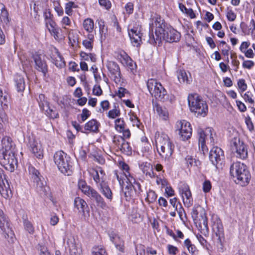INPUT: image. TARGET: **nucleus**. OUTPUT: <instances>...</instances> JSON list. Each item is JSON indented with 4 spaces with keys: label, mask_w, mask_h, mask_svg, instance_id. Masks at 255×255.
<instances>
[{
    "label": "nucleus",
    "mask_w": 255,
    "mask_h": 255,
    "mask_svg": "<svg viewBox=\"0 0 255 255\" xmlns=\"http://www.w3.org/2000/svg\"><path fill=\"white\" fill-rule=\"evenodd\" d=\"M240 26L243 32L245 35H249L250 34H252L255 30V21L254 19H251L249 26L246 24L245 22H242L241 23Z\"/></svg>",
    "instance_id": "29"
},
{
    "label": "nucleus",
    "mask_w": 255,
    "mask_h": 255,
    "mask_svg": "<svg viewBox=\"0 0 255 255\" xmlns=\"http://www.w3.org/2000/svg\"><path fill=\"white\" fill-rule=\"evenodd\" d=\"M42 110L44 111L47 116L50 118L55 119L58 117V114L55 110V108L53 107H50L49 105Z\"/></svg>",
    "instance_id": "37"
},
{
    "label": "nucleus",
    "mask_w": 255,
    "mask_h": 255,
    "mask_svg": "<svg viewBox=\"0 0 255 255\" xmlns=\"http://www.w3.org/2000/svg\"><path fill=\"white\" fill-rule=\"evenodd\" d=\"M188 105L192 112L198 116L205 117L208 113V107L206 102L197 94H189L188 97Z\"/></svg>",
    "instance_id": "6"
},
{
    "label": "nucleus",
    "mask_w": 255,
    "mask_h": 255,
    "mask_svg": "<svg viewBox=\"0 0 255 255\" xmlns=\"http://www.w3.org/2000/svg\"><path fill=\"white\" fill-rule=\"evenodd\" d=\"M28 172L31 178L33 180V182L36 183V188L40 191H44V187L42 183L39 171L31 165L28 166Z\"/></svg>",
    "instance_id": "17"
},
{
    "label": "nucleus",
    "mask_w": 255,
    "mask_h": 255,
    "mask_svg": "<svg viewBox=\"0 0 255 255\" xmlns=\"http://www.w3.org/2000/svg\"><path fill=\"white\" fill-rule=\"evenodd\" d=\"M212 187L211 182L209 180H205L203 184V190L205 193L209 192Z\"/></svg>",
    "instance_id": "60"
},
{
    "label": "nucleus",
    "mask_w": 255,
    "mask_h": 255,
    "mask_svg": "<svg viewBox=\"0 0 255 255\" xmlns=\"http://www.w3.org/2000/svg\"><path fill=\"white\" fill-rule=\"evenodd\" d=\"M67 244L69 248V255H82V249L80 246L77 244L73 237L68 239Z\"/></svg>",
    "instance_id": "20"
},
{
    "label": "nucleus",
    "mask_w": 255,
    "mask_h": 255,
    "mask_svg": "<svg viewBox=\"0 0 255 255\" xmlns=\"http://www.w3.org/2000/svg\"><path fill=\"white\" fill-rule=\"evenodd\" d=\"M155 142L159 155L165 161H169L171 157L174 147L169 137L166 134H162L157 137Z\"/></svg>",
    "instance_id": "4"
},
{
    "label": "nucleus",
    "mask_w": 255,
    "mask_h": 255,
    "mask_svg": "<svg viewBox=\"0 0 255 255\" xmlns=\"http://www.w3.org/2000/svg\"><path fill=\"white\" fill-rule=\"evenodd\" d=\"M200 214V218L198 219L197 221L195 223L198 222V228L201 232L206 235L208 234L209 228L208 226V220L206 216V214L203 210Z\"/></svg>",
    "instance_id": "21"
},
{
    "label": "nucleus",
    "mask_w": 255,
    "mask_h": 255,
    "mask_svg": "<svg viewBox=\"0 0 255 255\" xmlns=\"http://www.w3.org/2000/svg\"><path fill=\"white\" fill-rule=\"evenodd\" d=\"M252 97L253 94L250 91H248L247 93H246L243 96V98H244L246 102H248L249 103L251 104H254L255 103V101L252 98Z\"/></svg>",
    "instance_id": "56"
},
{
    "label": "nucleus",
    "mask_w": 255,
    "mask_h": 255,
    "mask_svg": "<svg viewBox=\"0 0 255 255\" xmlns=\"http://www.w3.org/2000/svg\"><path fill=\"white\" fill-rule=\"evenodd\" d=\"M68 39L71 43L78 42V37L77 32L73 30H71L69 32Z\"/></svg>",
    "instance_id": "50"
},
{
    "label": "nucleus",
    "mask_w": 255,
    "mask_h": 255,
    "mask_svg": "<svg viewBox=\"0 0 255 255\" xmlns=\"http://www.w3.org/2000/svg\"><path fill=\"white\" fill-rule=\"evenodd\" d=\"M187 163L188 165H190L191 166H197L198 163H199V160H197L193 158L191 156L188 155L186 156L185 158Z\"/></svg>",
    "instance_id": "53"
},
{
    "label": "nucleus",
    "mask_w": 255,
    "mask_h": 255,
    "mask_svg": "<svg viewBox=\"0 0 255 255\" xmlns=\"http://www.w3.org/2000/svg\"><path fill=\"white\" fill-rule=\"evenodd\" d=\"M97 205L99 207L101 208L104 210H106L108 208V207L105 202L104 199L101 196L98 200L96 201Z\"/></svg>",
    "instance_id": "55"
},
{
    "label": "nucleus",
    "mask_w": 255,
    "mask_h": 255,
    "mask_svg": "<svg viewBox=\"0 0 255 255\" xmlns=\"http://www.w3.org/2000/svg\"><path fill=\"white\" fill-rule=\"evenodd\" d=\"M75 207L79 210L80 212L85 213L86 209L88 208L86 202L80 197H76L74 200Z\"/></svg>",
    "instance_id": "31"
},
{
    "label": "nucleus",
    "mask_w": 255,
    "mask_h": 255,
    "mask_svg": "<svg viewBox=\"0 0 255 255\" xmlns=\"http://www.w3.org/2000/svg\"><path fill=\"white\" fill-rule=\"evenodd\" d=\"M155 26L154 39L159 42L164 40L168 42H177L179 41L181 34L176 30L171 27L166 26L162 22L160 17H156L154 21Z\"/></svg>",
    "instance_id": "2"
},
{
    "label": "nucleus",
    "mask_w": 255,
    "mask_h": 255,
    "mask_svg": "<svg viewBox=\"0 0 255 255\" xmlns=\"http://www.w3.org/2000/svg\"><path fill=\"white\" fill-rule=\"evenodd\" d=\"M92 255H108L105 249L102 246H95L92 248Z\"/></svg>",
    "instance_id": "40"
},
{
    "label": "nucleus",
    "mask_w": 255,
    "mask_h": 255,
    "mask_svg": "<svg viewBox=\"0 0 255 255\" xmlns=\"http://www.w3.org/2000/svg\"><path fill=\"white\" fill-rule=\"evenodd\" d=\"M84 29L88 33V34H93L95 35L94 31V22L92 19L87 18L83 22Z\"/></svg>",
    "instance_id": "32"
},
{
    "label": "nucleus",
    "mask_w": 255,
    "mask_h": 255,
    "mask_svg": "<svg viewBox=\"0 0 255 255\" xmlns=\"http://www.w3.org/2000/svg\"><path fill=\"white\" fill-rule=\"evenodd\" d=\"M230 174L235 183L242 187L247 186L251 179L248 167L240 162H234L231 165Z\"/></svg>",
    "instance_id": "3"
},
{
    "label": "nucleus",
    "mask_w": 255,
    "mask_h": 255,
    "mask_svg": "<svg viewBox=\"0 0 255 255\" xmlns=\"http://www.w3.org/2000/svg\"><path fill=\"white\" fill-rule=\"evenodd\" d=\"M107 67L110 73L111 78L117 84L121 83V74L118 64L114 61H109L107 64Z\"/></svg>",
    "instance_id": "16"
},
{
    "label": "nucleus",
    "mask_w": 255,
    "mask_h": 255,
    "mask_svg": "<svg viewBox=\"0 0 255 255\" xmlns=\"http://www.w3.org/2000/svg\"><path fill=\"white\" fill-rule=\"evenodd\" d=\"M77 6L73 1H69L66 4L65 13L68 15H71L72 14L73 8H76Z\"/></svg>",
    "instance_id": "48"
},
{
    "label": "nucleus",
    "mask_w": 255,
    "mask_h": 255,
    "mask_svg": "<svg viewBox=\"0 0 255 255\" xmlns=\"http://www.w3.org/2000/svg\"><path fill=\"white\" fill-rule=\"evenodd\" d=\"M53 160L59 170L63 174L71 175L73 173V167L71 158L62 150L56 152L53 156Z\"/></svg>",
    "instance_id": "5"
},
{
    "label": "nucleus",
    "mask_w": 255,
    "mask_h": 255,
    "mask_svg": "<svg viewBox=\"0 0 255 255\" xmlns=\"http://www.w3.org/2000/svg\"><path fill=\"white\" fill-rule=\"evenodd\" d=\"M136 255H144L145 247L143 245H139L136 248Z\"/></svg>",
    "instance_id": "64"
},
{
    "label": "nucleus",
    "mask_w": 255,
    "mask_h": 255,
    "mask_svg": "<svg viewBox=\"0 0 255 255\" xmlns=\"http://www.w3.org/2000/svg\"><path fill=\"white\" fill-rule=\"evenodd\" d=\"M37 100L41 110H43L44 108L47 107V106L49 105V103L47 101L46 98H45V95L43 94H40L38 96Z\"/></svg>",
    "instance_id": "42"
},
{
    "label": "nucleus",
    "mask_w": 255,
    "mask_h": 255,
    "mask_svg": "<svg viewBox=\"0 0 255 255\" xmlns=\"http://www.w3.org/2000/svg\"><path fill=\"white\" fill-rule=\"evenodd\" d=\"M238 86L241 92L245 91L247 89V85L244 79H240L238 82Z\"/></svg>",
    "instance_id": "58"
},
{
    "label": "nucleus",
    "mask_w": 255,
    "mask_h": 255,
    "mask_svg": "<svg viewBox=\"0 0 255 255\" xmlns=\"http://www.w3.org/2000/svg\"><path fill=\"white\" fill-rule=\"evenodd\" d=\"M179 8L180 10L184 13L187 14L191 18H194L196 17V15L192 8H187L182 3H179Z\"/></svg>",
    "instance_id": "39"
},
{
    "label": "nucleus",
    "mask_w": 255,
    "mask_h": 255,
    "mask_svg": "<svg viewBox=\"0 0 255 255\" xmlns=\"http://www.w3.org/2000/svg\"><path fill=\"white\" fill-rule=\"evenodd\" d=\"M167 248L169 254L171 255H176L179 251L177 247L171 245H168Z\"/></svg>",
    "instance_id": "59"
},
{
    "label": "nucleus",
    "mask_w": 255,
    "mask_h": 255,
    "mask_svg": "<svg viewBox=\"0 0 255 255\" xmlns=\"http://www.w3.org/2000/svg\"><path fill=\"white\" fill-rule=\"evenodd\" d=\"M148 89L152 96L156 99L164 101L166 96V91L161 84L154 79L149 80L147 82Z\"/></svg>",
    "instance_id": "7"
},
{
    "label": "nucleus",
    "mask_w": 255,
    "mask_h": 255,
    "mask_svg": "<svg viewBox=\"0 0 255 255\" xmlns=\"http://www.w3.org/2000/svg\"><path fill=\"white\" fill-rule=\"evenodd\" d=\"M100 191L110 201L112 200L113 198V193L108 186L106 185L104 183L101 184Z\"/></svg>",
    "instance_id": "35"
},
{
    "label": "nucleus",
    "mask_w": 255,
    "mask_h": 255,
    "mask_svg": "<svg viewBox=\"0 0 255 255\" xmlns=\"http://www.w3.org/2000/svg\"><path fill=\"white\" fill-rule=\"evenodd\" d=\"M24 229L30 234H33L34 232V229L33 225L28 220H24L23 222Z\"/></svg>",
    "instance_id": "51"
},
{
    "label": "nucleus",
    "mask_w": 255,
    "mask_h": 255,
    "mask_svg": "<svg viewBox=\"0 0 255 255\" xmlns=\"http://www.w3.org/2000/svg\"><path fill=\"white\" fill-rule=\"evenodd\" d=\"M140 167L146 176H148L150 178L154 176L152 166L150 163L147 162H143L140 165Z\"/></svg>",
    "instance_id": "33"
},
{
    "label": "nucleus",
    "mask_w": 255,
    "mask_h": 255,
    "mask_svg": "<svg viewBox=\"0 0 255 255\" xmlns=\"http://www.w3.org/2000/svg\"><path fill=\"white\" fill-rule=\"evenodd\" d=\"M90 116V113L89 111L87 109H84L82 110V113L81 115L82 121L84 122L86 121Z\"/></svg>",
    "instance_id": "63"
},
{
    "label": "nucleus",
    "mask_w": 255,
    "mask_h": 255,
    "mask_svg": "<svg viewBox=\"0 0 255 255\" xmlns=\"http://www.w3.org/2000/svg\"><path fill=\"white\" fill-rule=\"evenodd\" d=\"M33 59L35 63L36 69L42 72V73L45 75L47 72V68L46 63L41 60L40 57L38 55H34Z\"/></svg>",
    "instance_id": "27"
},
{
    "label": "nucleus",
    "mask_w": 255,
    "mask_h": 255,
    "mask_svg": "<svg viewBox=\"0 0 255 255\" xmlns=\"http://www.w3.org/2000/svg\"><path fill=\"white\" fill-rule=\"evenodd\" d=\"M124 186H125L126 189L129 190L128 192H125L126 196H127V194L130 196L133 189L135 192H139L140 191V185L139 183L136 182L135 179L132 176L131 177H129V178L125 181V185H124Z\"/></svg>",
    "instance_id": "19"
},
{
    "label": "nucleus",
    "mask_w": 255,
    "mask_h": 255,
    "mask_svg": "<svg viewBox=\"0 0 255 255\" xmlns=\"http://www.w3.org/2000/svg\"><path fill=\"white\" fill-rule=\"evenodd\" d=\"M224 158V152L221 148L215 146L211 149L209 159L213 165L217 167L219 164H222Z\"/></svg>",
    "instance_id": "15"
},
{
    "label": "nucleus",
    "mask_w": 255,
    "mask_h": 255,
    "mask_svg": "<svg viewBox=\"0 0 255 255\" xmlns=\"http://www.w3.org/2000/svg\"><path fill=\"white\" fill-rule=\"evenodd\" d=\"M226 16L228 20L230 21H234L236 18V14L232 10H228Z\"/></svg>",
    "instance_id": "62"
},
{
    "label": "nucleus",
    "mask_w": 255,
    "mask_h": 255,
    "mask_svg": "<svg viewBox=\"0 0 255 255\" xmlns=\"http://www.w3.org/2000/svg\"><path fill=\"white\" fill-rule=\"evenodd\" d=\"M90 174L93 177L94 180L97 184H103V178L104 176V171L100 168L98 169H92L89 171Z\"/></svg>",
    "instance_id": "25"
},
{
    "label": "nucleus",
    "mask_w": 255,
    "mask_h": 255,
    "mask_svg": "<svg viewBox=\"0 0 255 255\" xmlns=\"http://www.w3.org/2000/svg\"><path fill=\"white\" fill-rule=\"evenodd\" d=\"M8 95L0 88V134H3L7 117L4 111L8 108Z\"/></svg>",
    "instance_id": "8"
},
{
    "label": "nucleus",
    "mask_w": 255,
    "mask_h": 255,
    "mask_svg": "<svg viewBox=\"0 0 255 255\" xmlns=\"http://www.w3.org/2000/svg\"><path fill=\"white\" fill-rule=\"evenodd\" d=\"M157 196L155 192L152 190H149L147 193L146 200L149 203H153L156 201Z\"/></svg>",
    "instance_id": "49"
},
{
    "label": "nucleus",
    "mask_w": 255,
    "mask_h": 255,
    "mask_svg": "<svg viewBox=\"0 0 255 255\" xmlns=\"http://www.w3.org/2000/svg\"><path fill=\"white\" fill-rule=\"evenodd\" d=\"M179 192L184 205L188 208L190 207L193 204V199L189 186L185 183L181 184L179 187Z\"/></svg>",
    "instance_id": "14"
},
{
    "label": "nucleus",
    "mask_w": 255,
    "mask_h": 255,
    "mask_svg": "<svg viewBox=\"0 0 255 255\" xmlns=\"http://www.w3.org/2000/svg\"><path fill=\"white\" fill-rule=\"evenodd\" d=\"M245 123L249 130L251 132H253L254 131V126L250 117H246Z\"/></svg>",
    "instance_id": "54"
},
{
    "label": "nucleus",
    "mask_w": 255,
    "mask_h": 255,
    "mask_svg": "<svg viewBox=\"0 0 255 255\" xmlns=\"http://www.w3.org/2000/svg\"><path fill=\"white\" fill-rule=\"evenodd\" d=\"M212 229L217 237H218V240L221 243V239L224 237V229L221 221L220 219H217L214 222Z\"/></svg>",
    "instance_id": "24"
},
{
    "label": "nucleus",
    "mask_w": 255,
    "mask_h": 255,
    "mask_svg": "<svg viewBox=\"0 0 255 255\" xmlns=\"http://www.w3.org/2000/svg\"><path fill=\"white\" fill-rule=\"evenodd\" d=\"M0 20L1 21H4V22H7L8 21V14L7 10L5 9L4 5L2 3H0Z\"/></svg>",
    "instance_id": "41"
},
{
    "label": "nucleus",
    "mask_w": 255,
    "mask_h": 255,
    "mask_svg": "<svg viewBox=\"0 0 255 255\" xmlns=\"http://www.w3.org/2000/svg\"><path fill=\"white\" fill-rule=\"evenodd\" d=\"M47 27L49 32L55 39L57 40L60 38L59 32L61 29L56 25L54 22L50 21L49 23H47Z\"/></svg>",
    "instance_id": "28"
},
{
    "label": "nucleus",
    "mask_w": 255,
    "mask_h": 255,
    "mask_svg": "<svg viewBox=\"0 0 255 255\" xmlns=\"http://www.w3.org/2000/svg\"><path fill=\"white\" fill-rule=\"evenodd\" d=\"M178 79L180 82L188 83L189 80L188 79L187 73L184 70H179L177 72Z\"/></svg>",
    "instance_id": "47"
},
{
    "label": "nucleus",
    "mask_w": 255,
    "mask_h": 255,
    "mask_svg": "<svg viewBox=\"0 0 255 255\" xmlns=\"http://www.w3.org/2000/svg\"><path fill=\"white\" fill-rule=\"evenodd\" d=\"M176 130L182 140H186L191 137L192 128L190 124L185 121H177L176 124Z\"/></svg>",
    "instance_id": "12"
},
{
    "label": "nucleus",
    "mask_w": 255,
    "mask_h": 255,
    "mask_svg": "<svg viewBox=\"0 0 255 255\" xmlns=\"http://www.w3.org/2000/svg\"><path fill=\"white\" fill-rule=\"evenodd\" d=\"M94 34H87V39L83 40V46L87 49L91 50L93 48V43L94 40Z\"/></svg>",
    "instance_id": "36"
},
{
    "label": "nucleus",
    "mask_w": 255,
    "mask_h": 255,
    "mask_svg": "<svg viewBox=\"0 0 255 255\" xmlns=\"http://www.w3.org/2000/svg\"><path fill=\"white\" fill-rule=\"evenodd\" d=\"M57 59L55 60V64L57 67H62L65 65V62L58 52H57Z\"/></svg>",
    "instance_id": "61"
},
{
    "label": "nucleus",
    "mask_w": 255,
    "mask_h": 255,
    "mask_svg": "<svg viewBox=\"0 0 255 255\" xmlns=\"http://www.w3.org/2000/svg\"><path fill=\"white\" fill-rule=\"evenodd\" d=\"M117 57L124 66L130 70H133L135 69L136 67L135 63L125 51L120 52Z\"/></svg>",
    "instance_id": "18"
},
{
    "label": "nucleus",
    "mask_w": 255,
    "mask_h": 255,
    "mask_svg": "<svg viewBox=\"0 0 255 255\" xmlns=\"http://www.w3.org/2000/svg\"><path fill=\"white\" fill-rule=\"evenodd\" d=\"M54 8L59 16L63 14V10L60 5V0H53L52 1Z\"/></svg>",
    "instance_id": "46"
},
{
    "label": "nucleus",
    "mask_w": 255,
    "mask_h": 255,
    "mask_svg": "<svg viewBox=\"0 0 255 255\" xmlns=\"http://www.w3.org/2000/svg\"><path fill=\"white\" fill-rule=\"evenodd\" d=\"M198 135L199 136V145L201 146L203 151L204 150L206 147V142L211 145L214 144L215 134L211 128H207L205 131L201 128L198 129Z\"/></svg>",
    "instance_id": "10"
},
{
    "label": "nucleus",
    "mask_w": 255,
    "mask_h": 255,
    "mask_svg": "<svg viewBox=\"0 0 255 255\" xmlns=\"http://www.w3.org/2000/svg\"><path fill=\"white\" fill-rule=\"evenodd\" d=\"M155 110L160 118L163 120H166L168 118V112L165 108L157 105L155 107Z\"/></svg>",
    "instance_id": "38"
},
{
    "label": "nucleus",
    "mask_w": 255,
    "mask_h": 255,
    "mask_svg": "<svg viewBox=\"0 0 255 255\" xmlns=\"http://www.w3.org/2000/svg\"><path fill=\"white\" fill-rule=\"evenodd\" d=\"M121 115L120 110L119 108H117L116 105L114 106V109L109 111L107 113V116L110 119H115L119 117Z\"/></svg>",
    "instance_id": "45"
},
{
    "label": "nucleus",
    "mask_w": 255,
    "mask_h": 255,
    "mask_svg": "<svg viewBox=\"0 0 255 255\" xmlns=\"http://www.w3.org/2000/svg\"><path fill=\"white\" fill-rule=\"evenodd\" d=\"M98 122L95 120H92L85 124L84 128L86 130L96 132L98 129Z\"/></svg>",
    "instance_id": "34"
},
{
    "label": "nucleus",
    "mask_w": 255,
    "mask_h": 255,
    "mask_svg": "<svg viewBox=\"0 0 255 255\" xmlns=\"http://www.w3.org/2000/svg\"><path fill=\"white\" fill-rule=\"evenodd\" d=\"M128 35L131 43L134 46H138L141 41L142 34L137 28H131L128 30Z\"/></svg>",
    "instance_id": "22"
},
{
    "label": "nucleus",
    "mask_w": 255,
    "mask_h": 255,
    "mask_svg": "<svg viewBox=\"0 0 255 255\" xmlns=\"http://www.w3.org/2000/svg\"><path fill=\"white\" fill-rule=\"evenodd\" d=\"M120 165L121 167V170L119 171H115L114 174L117 180L119 181L120 185L122 187H124V185H125V181H127L129 177H132V176L128 171L129 167L128 164L125 162H122L120 163Z\"/></svg>",
    "instance_id": "13"
},
{
    "label": "nucleus",
    "mask_w": 255,
    "mask_h": 255,
    "mask_svg": "<svg viewBox=\"0 0 255 255\" xmlns=\"http://www.w3.org/2000/svg\"><path fill=\"white\" fill-rule=\"evenodd\" d=\"M30 147L31 151L35 157L39 159L43 157V150L39 142L33 139L30 141Z\"/></svg>",
    "instance_id": "23"
},
{
    "label": "nucleus",
    "mask_w": 255,
    "mask_h": 255,
    "mask_svg": "<svg viewBox=\"0 0 255 255\" xmlns=\"http://www.w3.org/2000/svg\"><path fill=\"white\" fill-rule=\"evenodd\" d=\"M2 147L0 150V161L4 168L14 171L17 160L15 156V146L10 137L5 136L1 140Z\"/></svg>",
    "instance_id": "1"
},
{
    "label": "nucleus",
    "mask_w": 255,
    "mask_h": 255,
    "mask_svg": "<svg viewBox=\"0 0 255 255\" xmlns=\"http://www.w3.org/2000/svg\"><path fill=\"white\" fill-rule=\"evenodd\" d=\"M5 182L0 181V194L5 199H8L11 195V192L9 189V186L7 180L4 178Z\"/></svg>",
    "instance_id": "26"
},
{
    "label": "nucleus",
    "mask_w": 255,
    "mask_h": 255,
    "mask_svg": "<svg viewBox=\"0 0 255 255\" xmlns=\"http://www.w3.org/2000/svg\"><path fill=\"white\" fill-rule=\"evenodd\" d=\"M125 141L124 137L121 136H115L113 138V142L119 148Z\"/></svg>",
    "instance_id": "52"
},
{
    "label": "nucleus",
    "mask_w": 255,
    "mask_h": 255,
    "mask_svg": "<svg viewBox=\"0 0 255 255\" xmlns=\"http://www.w3.org/2000/svg\"><path fill=\"white\" fill-rule=\"evenodd\" d=\"M0 229L4 237L8 242L13 241L14 233L10 228L8 218L1 209H0Z\"/></svg>",
    "instance_id": "9"
},
{
    "label": "nucleus",
    "mask_w": 255,
    "mask_h": 255,
    "mask_svg": "<svg viewBox=\"0 0 255 255\" xmlns=\"http://www.w3.org/2000/svg\"><path fill=\"white\" fill-rule=\"evenodd\" d=\"M115 123V128L119 132H121L126 128V124L123 119L121 118L116 120Z\"/></svg>",
    "instance_id": "43"
},
{
    "label": "nucleus",
    "mask_w": 255,
    "mask_h": 255,
    "mask_svg": "<svg viewBox=\"0 0 255 255\" xmlns=\"http://www.w3.org/2000/svg\"><path fill=\"white\" fill-rule=\"evenodd\" d=\"M99 3L101 6L106 9H109L112 6L111 2L109 0H99Z\"/></svg>",
    "instance_id": "57"
},
{
    "label": "nucleus",
    "mask_w": 255,
    "mask_h": 255,
    "mask_svg": "<svg viewBox=\"0 0 255 255\" xmlns=\"http://www.w3.org/2000/svg\"><path fill=\"white\" fill-rule=\"evenodd\" d=\"M119 149L124 154L126 155H130L131 154V148L130 146L129 143L125 140L123 144L121 145Z\"/></svg>",
    "instance_id": "44"
},
{
    "label": "nucleus",
    "mask_w": 255,
    "mask_h": 255,
    "mask_svg": "<svg viewBox=\"0 0 255 255\" xmlns=\"http://www.w3.org/2000/svg\"><path fill=\"white\" fill-rule=\"evenodd\" d=\"M231 149L235 156L241 159H246L248 157L247 145L239 138H234L232 140Z\"/></svg>",
    "instance_id": "11"
},
{
    "label": "nucleus",
    "mask_w": 255,
    "mask_h": 255,
    "mask_svg": "<svg viewBox=\"0 0 255 255\" xmlns=\"http://www.w3.org/2000/svg\"><path fill=\"white\" fill-rule=\"evenodd\" d=\"M14 82L17 90L18 92H22L25 89V82L23 76L16 74L14 77Z\"/></svg>",
    "instance_id": "30"
}]
</instances>
